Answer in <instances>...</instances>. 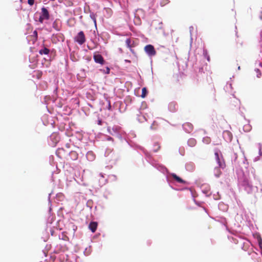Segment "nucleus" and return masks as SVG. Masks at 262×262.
Instances as JSON below:
<instances>
[{"mask_svg": "<svg viewBox=\"0 0 262 262\" xmlns=\"http://www.w3.org/2000/svg\"><path fill=\"white\" fill-rule=\"evenodd\" d=\"M151 164L155 168L166 175L167 180H170V179H173L174 180H183L175 173L169 172L167 168L163 165L157 161H154Z\"/></svg>", "mask_w": 262, "mask_h": 262, "instance_id": "f257e3e1", "label": "nucleus"}, {"mask_svg": "<svg viewBox=\"0 0 262 262\" xmlns=\"http://www.w3.org/2000/svg\"><path fill=\"white\" fill-rule=\"evenodd\" d=\"M215 159L219 166L214 168V174L218 178L221 173L220 168L223 169L225 167V163L223 160L221 152L216 149L214 150Z\"/></svg>", "mask_w": 262, "mask_h": 262, "instance_id": "f03ea898", "label": "nucleus"}, {"mask_svg": "<svg viewBox=\"0 0 262 262\" xmlns=\"http://www.w3.org/2000/svg\"><path fill=\"white\" fill-rule=\"evenodd\" d=\"M107 130L110 134L120 139H122V136L124 133L121 127L118 125H114L112 127L108 126Z\"/></svg>", "mask_w": 262, "mask_h": 262, "instance_id": "7ed1b4c3", "label": "nucleus"}, {"mask_svg": "<svg viewBox=\"0 0 262 262\" xmlns=\"http://www.w3.org/2000/svg\"><path fill=\"white\" fill-rule=\"evenodd\" d=\"M146 107V103L144 102H143L141 104L140 110L138 111L139 114H137V115L138 116V119L139 121L140 122H142L143 120H146L145 117L144 115L141 116V115L143 114V113L142 111L145 109Z\"/></svg>", "mask_w": 262, "mask_h": 262, "instance_id": "20e7f679", "label": "nucleus"}, {"mask_svg": "<svg viewBox=\"0 0 262 262\" xmlns=\"http://www.w3.org/2000/svg\"><path fill=\"white\" fill-rule=\"evenodd\" d=\"M74 39L75 41L80 45L83 44L85 42V37L84 32L82 31L78 32Z\"/></svg>", "mask_w": 262, "mask_h": 262, "instance_id": "39448f33", "label": "nucleus"}, {"mask_svg": "<svg viewBox=\"0 0 262 262\" xmlns=\"http://www.w3.org/2000/svg\"><path fill=\"white\" fill-rule=\"evenodd\" d=\"M145 52L150 57L154 56L156 54L154 47L151 45H147L144 47Z\"/></svg>", "mask_w": 262, "mask_h": 262, "instance_id": "423d86ee", "label": "nucleus"}, {"mask_svg": "<svg viewBox=\"0 0 262 262\" xmlns=\"http://www.w3.org/2000/svg\"><path fill=\"white\" fill-rule=\"evenodd\" d=\"M93 58L95 62L97 63L103 64L104 62L103 57L99 54L95 53L93 56Z\"/></svg>", "mask_w": 262, "mask_h": 262, "instance_id": "0eeeda50", "label": "nucleus"}, {"mask_svg": "<svg viewBox=\"0 0 262 262\" xmlns=\"http://www.w3.org/2000/svg\"><path fill=\"white\" fill-rule=\"evenodd\" d=\"M184 130L188 133H190L192 130V125L190 123H186L183 125Z\"/></svg>", "mask_w": 262, "mask_h": 262, "instance_id": "6e6552de", "label": "nucleus"}, {"mask_svg": "<svg viewBox=\"0 0 262 262\" xmlns=\"http://www.w3.org/2000/svg\"><path fill=\"white\" fill-rule=\"evenodd\" d=\"M185 168L187 171H192L195 169V164L192 162H188L185 165Z\"/></svg>", "mask_w": 262, "mask_h": 262, "instance_id": "1a4fd4ad", "label": "nucleus"}, {"mask_svg": "<svg viewBox=\"0 0 262 262\" xmlns=\"http://www.w3.org/2000/svg\"><path fill=\"white\" fill-rule=\"evenodd\" d=\"M40 15L42 16L43 18H45L46 19H48L49 18V13L47 9L45 7H42L41 8V12Z\"/></svg>", "mask_w": 262, "mask_h": 262, "instance_id": "9d476101", "label": "nucleus"}, {"mask_svg": "<svg viewBox=\"0 0 262 262\" xmlns=\"http://www.w3.org/2000/svg\"><path fill=\"white\" fill-rule=\"evenodd\" d=\"M98 224L97 222H92L89 224V228L93 233H94L97 228Z\"/></svg>", "mask_w": 262, "mask_h": 262, "instance_id": "9b49d317", "label": "nucleus"}, {"mask_svg": "<svg viewBox=\"0 0 262 262\" xmlns=\"http://www.w3.org/2000/svg\"><path fill=\"white\" fill-rule=\"evenodd\" d=\"M87 159L90 161H93L95 159V155L92 151H89L87 152L86 155Z\"/></svg>", "mask_w": 262, "mask_h": 262, "instance_id": "f8f14e48", "label": "nucleus"}, {"mask_svg": "<svg viewBox=\"0 0 262 262\" xmlns=\"http://www.w3.org/2000/svg\"><path fill=\"white\" fill-rule=\"evenodd\" d=\"M196 140L194 138H190L187 141L188 146L190 147H193L196 144Z\"/></svg>", "mask_w": 262, "mask_h": 262, "instance_id": "ddd939ff", "label": "nucleus"}, {"mask_svg": "<svg viewBox=\"0 0 262 262\" xmlns=\"http://www.w3.org/2000/svg\"><path fill=\"white\" fill-rule=\"evenodd\" d=\"M223 136H224V137L226 136H227V137H228L227 140L229 141H231L232 135H231V133L230 132H229V131H227V130L226 131H224L223 132Z\"/></svg>", "mask_w": 262, "mask_h": 262, "instance_id": "4468645a", "label": "nucleus"}, {"mask_svg": "<svg viewBox=\"0 0 262 262\" xmlns=\"http://www.w3.org/2000/svg\"><path fill=\"white\" fill-rule=\"evenodd\" d=\"M49 51H50L48 49H47L46 48H44L43 49L40 50L39 51V53L41 55H43V54L47 55L49 54Z\"/></svg>", "mask_w": 262, "mask_h": 262, "instance_id": "2eb2a0df", "label": "nucleus"}, {"mask_svg": "<svg viewBox=\"0 0 262 262\" xmlns=\"http://www.w3.org/2000/svg\"><path fill=\"white\" fill-rule=\"evenodd\" d=\"M100 175L102 178L106 179V180H107V179H110L111 180H113L115 178V176L114 175L108 176L107 178H106L105 177L106 176V174H103L101 173Z\"/></svg>", "mask_w": 262, "mask_h": 262, "instance_id": "dca6fc26", "label": "nucleus"}, {"mask_svg": "<svg viewBox=\"0 0 262 262\" xmlns=\"http://www.w3.org/2000/svg\"><path fill=\"white\" fill-rule=\"evenodd\" d=\"M147 93H148V91H147V89L146 88H142L141 97L142 98H145L146 96Z\"/></svg>", "mask_w": 262, "mask_h": 262, "instance_id": "f3484780", "label": "nucleus"}, {"mask_svg": "<svg viewBox=\"0 0 262 262\" xmlns=\"http://www.w3.org/2000/svg\"><path fill=\"white\" fill-rule=\"evenodd\" d=\"M202 141H203V143L208 144L210 143V142H211V139L209 137H206L203 138Z\"/></svg>", "mask_w": 262, "mask_h": 262, "instance_id": "a211bd4d", "label": "nucleus"}, {"mask_svg": "<svg viewBox=\"0 0 262 262\" xmlns=\"http://www.w3.org/2000/svg\"><path fill=\"white\" fill-rule=\"evenodd\" d=\"M160 148V146L159 143H156L154 145V151L157 152Z\"/></svg>", "mask_w": 262, "mask_h": 262, "instance_id": "6ab92c4d", "label": "nucleus"}, {"mask_svg": "<svg viewBox=\"0 0 262 262\" xmlns=\"http://www.w3.org/2000/svg\"><path fill=\"white\" fill-rule=\"evenodd\" d=\"M130 43H131V40L129 38H127L126 39L125 43H126L127 47L129 48H131Z\"/></svg>", "mask_w": 262, "mask_h": 262, "instance_id": "aec40b11", "label": "nucleus"}, {"mask_svg": "<svg viewBox=\"0 0 262 262\" xmlns=\"http://www.w3.org/2000/svg\"><path fill=\"white\" fill-rule=\"evenodd\" d=\"M169 109L170 110V111H174V104L173 103L169 104Z\"/></svg>", "mask_w": 262, "mask_h": 262, "instance_id": "412c9836", "label": "nucleus"}, {"mask_svg": "<svg viewBox=\"0 0 262 262\" xmlns=\"http://www.w3.org/2000/svg\"><path fill=\"white\" fill-rule=\"evenodd\" d=\"M90 17L93 19V20L94 21L95 25H96V18H95V14L94 13H91L90 14Z\"/></svg>", "mask_w": 262, "mask_h": 262, "instance_id": "4be33fe9", "label": "nucleus"}, {"mask_svg": "<svg viewBox=\"0 0 262 262\" xmlns=\"http://www.w3.org/2000/svg\"><path fill=\"white\" fill-rule=\"evenodd\" d=\"M203 54L206 57L207 60L208 61H210V57H209V56L207 54V51L204 50Z\"/></svg>", "mask_w": 262, "mask_h": 262, "instance_id": "5701e85b", "label": "nucleus"}, {"mask_svg": "<svg viewBox=\"0 0 262 262\" xmlns=\"http://www.w3.org/2000/svg\"><path fill=\"white\" fill-rule=\"evenodd\" d=\"M168 3V0H162L161 2H160V5L162 6H163L165 5H166V4H167Z\"/></svg>", "mask_w": 262, "mask_h": 262, "instance_id": "b1692460", "label": "nucleus"}, {"mask_svg": "<svg viewBox=\"0 0 262 262\" xmlns=\"http://www.w3.org/2000/svg\"><path fill=\"white\" fill-rule=\"evenodd\" d=\"M255 71L257 73V75H256L257 77L258 78L260 77L261 76V73H260L259 70L257 68H256L255 69Z\"/></svg>", "mask_w": 262, "mask_h": 262, "instance_id": "393cba45", "label": "nucleus"}, {"mask_svg": "<svg viewBox=\"0 0 262 262\" xmlns=\"http://www.w3.org/2000/svg\"><path fill=\"white\" fill-rule=\"evenodd\" d=\"M258 244H259V248H260V249L262 250V239H261V238L259 237L258 239Z\"/></svg>", "mask_w": 262, "mask_h": 262, "instance_id": "a878e982", "label": "nucleus"}, {"mask_svg": "<svg viewBox=\"0 0 262 262\" xmlns=\"http://www.w3.org/2000/svg\"><path fill=\"white\" fill-rule=\"evenodd\" d=\"M34 0H28V3L30 6H32L34 4Z\"/></svg>", "mask_w": 262, "mask_h": 262, "instance_id": "bb28decb", "label": "nucleus"}, {"mask_svg": "<svg viewBox=\"0 0 262 262\" xmlns=\"http://www.w3.org/2000/svg\"><path fill=\"white\" fill-rule=\"evenodd\" d=\"M44 19H46L45 18H43L42 16H41V15L39 16V21L41 23H42Z\"/></svg>", "mask_w": 262, "mask_h": 262, "instance_id": "cd10ccee", "label": "nucleus"}, {"mask_svg": "<svg viewBox=\"0 0 262 262\" xmlns=\"http://www.w3.org/2000/svg\"><path fill=\"white\" fill-rule=\"evenodd\" d=\"M110 68H108V67H106V70L104 71V72L105 74H109L110 73Z\"/></svg>", "mask_w": 262, "mask_h": 262, "instance_id": "c85d7f7f", "label": "nucleus"}, {"mask_svg": "<svg viewBox=\"0 0 262 262\" xmlns=\"http://www.w3.org/2000/svg\"><path fill=\"white\" fill-rule=\"evenodd\" d=\"M53 27L56 30H58V29L56 27V22L54 21L53 24Z\"/></svg>", "mask_w": 262, "mask_h": 262, "instance_id": "c756f323", "label": "nucleus"}, {"mask_svg": "<svg viewBox=\"0 0 262 262\" xmlns=\"http://www.w3.org/2000/svg\"><path fill=\"white\" fill-rule=\"evenodd\" d=\"M258 149H259V150H258V155H259V156L260 157L262 155V151H261V150L260 148H258Z\"/></svg>", "mask_w": 262, "mask_h": 262, "instance_id": "7c9ffc66", "label": "nucleus"}, {"mask_svg": "<svg viewBox=\"0 0 262 262\" xmlns=\"http://www.w3.org/2000/svg\"><path fill=\"white\" fill-rule=\"evenodd\" d=\"M259 159H260V157L259 156H257V157H255L254 158V162L257 161L259 160Z\"/></svg>", "mask_w": 262, "mask_h": 262, "instance_id": "2f4dec72", "label": "nucleus"}, {"mask_svg": "<svg viewBox=\"0 0 262 262\" xmlns=\"http://www.w3.org/2000/svg\"><path fill=\"white\" fill-rule=\"evenodd\" d=\"M193 30V27L192 26H190L189 27V31L190 33V34L191 35V32Z\"/></svg>", "mask_w": 262, "mask_h": 262, "instance_id": "473e14b6", "label": "nucleus"}, {"mask_svg": "<svg viewBox=\"0 0 262 262\" xmlns=\"http://www.w3.org/2000/svg\"><path fill=\"white\" fill-rule=\"evenodd\" d=\"M107 140H108V141H113V138L109 136V137H107Z\"/></svg>", "mask_w": 262, "mask_h": 262, "instance_id": "72a5a7b5", "label": "nucleus"}, {"mask_svg": "<svg viewBox=\"0 0 262 262\" xmlns=\"http://www.w3.org/2000/svg\"><path fill=\"white\" fill-rule=\"evenodd\" d=\"M81 71H82V73H84V70H82ZM82 78H84V77H85V73H83V74L82 73Z\"/></svg>", "mask_w": 262, "mask_h": 262, "instance_id": "f704fd0d", "label": "nucleus"}, {"mask_svg": "<svg viewBox=\"0 0 262 262\" xmlns=\"http://www.w3.org/2000/svg\"><path fill=\"white\" fill-rule=\"evenodd\" d=\"M33 35H35V36H37V32L36 31H34L33 32Z\"/></svg>", "mask_w": 262, "mask_h": 262, "instance_id": "c9c22d12", "label": "nucleus"}, {"mask_svg": "<svg viewBox=\"0 0 262 262\" xmlns=\"http://www.w3.org/2000/svg\"><path fill=\"white\" fill-rule=\"evenodd\" d=\"M108 110H111V105L110 102H109L108 105Z\"/></svg>", "mask_w": 262, "mask_h": 262, "instance_id": "e433bc0d", "label": "nucleus"}, {"mask_svg": "<svg viewBox=\"0 0 262 262\" xmlns=\"http://www.w3.org/2000/svg\"><path fill=\"white\" fill-rule=\"evenodd\" d=\"M154 123H155V122L150 126V129H154Z\"/></svg>", "mask_w": 262, "mask_h": 262, "instance_id": "4c0bfd02", "label": "nucleus"}, {"mask_svg": "<svg viewBox=\"0 0 262 262\" xmlns=\"http://www.w3.org/2000/svg\"><path fill=\"white\" fill-rule=\"evenodd\" d=\"M179 151H180V153L181 155H184V151H181V149L179 150Z\"/></svg>", "mask_w": 262, "mask_h": 262, "instance_id": "58836bf2", "label": "nucleus"}, {"mask_svg": "<svg viewBox=\"0 0 262 262\" xmlns=\"http://www.w3.org/2000/svg\"><path fill=\"white\" fill-rule=\"evenodd\" d=\"M258 146H259V148H260V149H261V143H259L258 144Z\"/></svg>", "mask_w": 262, "mask_h": 262, "instance_id": "ea45409f", "label": "nucleus"}, {"mask_svg": "<svg viewBox=\"0 0 262 262\" xmlns=\"http://www.w3.org/2000/svg\"><path fill=\"white\" fill-rule=\"evenodd\" d=\"M125 61L126 62H130V61H129V60H126H126H125Z\"/></svg>", "mask_w": 262, "mask_h": 262, "instance_id": "a19ab883", "label": "nucleus"}, {"mask_svg": "<svg viewBox=\"0 0 262 262\" xmlns=\"http://www.w3.org/2000/svg\"><path fill=\"white\" fill-rule=\"evenodd\" d=\"M178 182H180V183H185V181H178Z\"/></svg>", "mask_w": 262, "mask_h": 262, "instance_id": "79ce46f5", "label": "nucleus"}, {"mask_svg": "<svg viewBox=\"0 0 262 262\" xmlns=\"http://www.w3.org/2000/svg\"><path fill=\"white\" fill-rule=\"evenodd\" d=\"M259 64L260 66L262 67V63L261 62H260L259 63Z\"/></svg>", "mask_w": 262, "mask_h": 262, "instance_id": "37998d69", "label": "nucleus"}, {"mask_svg": "<svg viewBox=\"0 0 262 262\" xmlns=\"http://www.w3.org/2000/svg\"><path fill=\"white\" fill-rule=\"evenodd\" d=\"M54 136V135H52L51 136V138L52 139L53 137Z\"/></svg>", "mask_w": 262, "mask_h": 262, "instance_id": "c03bdc74", "label": "nucleus"}, {"mask_svg": "<svg viewBox=\"0 0 262 262\" xmlns=\"http://www.w3.org/2000/svg\"><path fill=\"white\" fill-rule=\"evenodd\" d=\"M240 69H241V68H240V67L239 66V67H238V70H240Z\"/></svg>", "mask_w": 262, "mask_h": 262, "instance_id": "a18cd8bd", "label": "nucleus"}, {"mask_svg": "<svg viewBox=\"0 0 262 262\" xmlns=\"http://www.w3.org/2000/svg\"><path fill=\"white\" fill-rule=\"evenodd\" d=\"M259 17L260 19H262V16H260Z\"/></svg>", "mask_w": 262, "mask_h": 262, "instance_id": "49530a36", "label": "nucleus"}, {"mask_svg": "<svg viewBox=\"0 0 262 262\" xmlns=\"http://www.w3.org/2000/svg\"><path fill=\"white\" fill-rule=\"evenodd\" d=\"M77 76H78V77H79V74H78Z\"/></svg>", "mask_w": 262, "mask_h": 262, "instance_id": "de8ad7c7", "label": "nucleus"}]
</instances>
